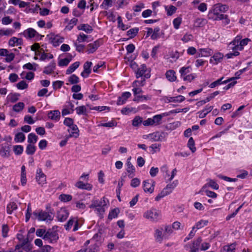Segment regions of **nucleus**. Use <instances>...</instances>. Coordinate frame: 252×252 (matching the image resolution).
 Returning <instances> with one entry per match:
<instances>
[{"instance_id":"nucleus-1","label":"nucleus","mask_w":252,"mask_h":252,"mask_svg":"<svg viewBox=\"0 0 252 252\" xmlns=\"http://www.w3.org/2000/svg\"><path fill=\"white\" fill-rule=\"evenodd\" d=\"M228 10V6L225 4H221L218 3L214 5L212 9L210 10L208 13V17L209 19L214 20H220L223 19H225L227 24L229 23V20L228 16L226 15L222 14Z\"/></svg>"},{"instance_id":"nucleus-2","label":"nucleus","mask_w":252,"mask_h":252,"mask_svg":"<svg viewBox=\"0 0 252 252\" xmlns=\"http://www.w3.org/2000/svg\"><path fill=\"white\" fill-rule=\"evenodd\" d=\"M108 203V200L103 197L100 199H93L89 207L94 209L96 214L102 218Z\"/></svg>"},{"instance_id":"nucleus-3","label":"nucleus","mask_w":252,"mask_h":252,"mask_svg":"<svg viewBox=\"0 0 252 252\" xmlns=\"http://www.w3.org/2000/svg\"><path fill=\"white\" fill-rule=\"evenodd\" d=\"M143 218L151 222H157L161 219L160 211L152 208L146 210L143 215Z\"/></svg>"},{"instance_id":"nucleus-4","label":"nucleus","mask_w":252,"mask_h":252,"mask_svg":"<svg viewBox=\"0 0 252 252\" xmlns=\"http://www.w3.org/2000/svg\"><path fill=\"white\" fill-rule=\"evenodd\" d=\"M57 228V226H54L52 229H49L43 239L47 241L48 243H52L57 242L59 239V236L57 232L55 230V228Z\"/></svg>"},{"instance_id":"nucleus-5","label":"nucleus","mask_w":252,"mask_h":252,"mask_svg":"<svg viewBox=\"0 0 252 252\" xmlns=\"http://www.w3.org/2000/svg\"><path fill=\"white\" fill-rule=\"evenodd\" d=\"M33 215L35 219H37L39 221H46L47 222L53 219V216L52 214L42 211L33 212Z\"/></svg>"},{"instance_id":"nucleus-6","label":"nucleus","mask_w":252,"mask_h":252,"mask_svg":"<svg viewBox=\"0 0 252 252\" xmlns=\"http://www.w3.org/2000/svg\"><path fill=\"white\" fill-rule=\"evenodd\" d=\"M73 225H74L73 231H77L79 227V223L77 218H71L67 221V223L64 225V228L66 230H69Z\"/></svg>"},{"instance_id":"nucleus-7","label":"nucleus","mask_w":252,"mask_h":252,"mask_svg":"<svg viewBox=\"0 0 252 252\" xmlns=\"http://www.w3.org/2000/svg\"><path fill=\"white\" fill-rule=\"evenodd\" d=\"M155 182L151 180H145L143 182V188L145 192L152 193L154 190Z\"/></svg>"},{"instance_id":"nucleus-8","label":"nucleus","mask_w":252,"mask_h":252,"mask_svg":"<svg viewBox=\"0 0 252 252\" xmlns=\"http://www.w3.org/2000/svg\"><path fill=\"white\" fill-rule=\"evenodd\" d=\"M167 134L163 132H155L149 135L151 139L154 141H161L165 140Z\"/></svg>"},{"instance_id":"nucleus-9","label":"nucleus","mask_w":252,"mask_h":252,"mask_svg":"<svg viewBox=\"0 0 252 252\" xmlns=\"http://www.w3.org/2000/svg\"><path fill=\"white\" fill-rule=\"evenodd\" d=\"M36 180L38 184L41 186L46 183V176L41 168H38L36 170Z\"/></svg>"},{"instance_id":"nucleus-10","label":"nucleus","mask_w":252,"mask_h":252,"mask_svg":"<svg viewBox=\"0 0 252 252\" xmlns=\"http://www.w3.org/2000/svg\"><path fill=\"white\" fill-rule=\"evenodd\" d=\"M241 38L242 36L240 35L237 36L229 44L228 46V49L229 50H232L233 52L240 51L238 42L239 40H241Z\"/></svg>"},{"instance_id":"nucleus-11","label":"nucleus","mask_w":252,"mask_h":252,"mask_svg":"<svg viewBox=\"0 0 252 252\" xmlns=\"http://www.w3.org/2000/svg\"><path fill=\"white\" fill-rule=\"evenodd\" d=\"M69 215L68 211L65 208H61L57 212V218L58 220L63 221L65 220Z\"/></svg>"},{"instance_id":"nucleus-12","label":"nucleus","mask_w":252,"mask_h":252,"mask_svg":"<svg viewBox=\"0 0 252 252\" xmlns=\"http://www.w3.org/2000/svg\"><path fill=\"white\" fill-rule=\"evenodd\" d=\"M213 53L212 49L209 48H200L198 50L196 58L208 57L211 56Z\"/></svg>"},{"instance_id":"nucleus-13","label":"nucleus","mask_w":252,"mask_h":252,"mask_svg":"<svg viewBox=\"0 0 252 252\" xmlns=\"http://www.w3.org/2000/svg\"><path fill=\"white\" fill-rule=\"evenodd\" d=\"M49 39L54 46H58L63 41L64 38L59 35L50 34Z\"/></svg>"},{"instance_id":"nucleus-14","label":"nucleus","mask_w":252,"mask_h":252,"mask_svg":"<svg viewBox=\"0 0 252 252\" xmlns=\"http://www.w3.org/2000/svg\"><path fill=\"white\" fill-rule=\"evenodd\" d=\"M99 46L100 43L98 40H96L93 43L89 44L87 47V52L88 54L94 53Z\"/></svg>"},{"instance_id":"nucleus-15","label":"nucleus","mask_w":252,"mask_h":252,"mask_svg":"<svg viewBox=\"0 0 252 252\" xmlns=\"http://www.w3.org/2000/svg\"><path fill=\"white\" fill-rule=\"evenodd\" d=\"M223 58V55L222 53L220 52L216 53L210 59V63L214 64H217L221 61Z\"/></svg>"},{"instance_id":"nucleus-16","label":"nucleus","mask_w":252,"mask_h":252,"mask_svg":"<svg viewBox=\"0 0 252 252\" xmlns=\"http://www.w3.org/2000/svg\"><path fill=\"white\" fill-rule=\"evenodd\" d=\"M23 34L27 38H32L39 35L34 29L31 28L24 31Z\"/></svg>"},{"instance_id":"nucleus-17","label":"nucleus","mask_w":252,"mask_h":252,"mask_svg":"<svg viewBox=\"0 0 252 252\" xmlns=\"http://www.w3.org/2000/svg\"><path fill=\"white\" fill-rule=\"evenodd\" d=\"M92 65V63L91 62H86L84 63L83 66L84 70L81 73V75L83 77L86 78L88 77L91 71L90 67Z\"/></svg>"},{"instance_id":"nucleus-18","label":"nucleus","mask_w":252,"mask_h":252,"mask_svg":"<svg viewBox=\"0 0 252 252\" xmlns=\"http://www.w3.org/2000/svg\"><path fill=\"white\" fill-rule=\"evenodd\" d=\"M147 70V67L145 64H142L140 67L137 69V70L136 71V77L139 78L140 77L144 75V77L146 78H148L150 77V75L149 74H145V72Z\"/></svg>"},{"instance_id":"nucleus-19","label":"nucleus","mask_w":252,"mask_h":252,"mask_svg":"<svg viewBox=\"0 0 252 252\" xmlns=\"http://www.w3.org/2000/svg\"><path fill=\"white\" fill-rule=\"evenodd\" d=\"M220 94L219 91H216L211 94L208 96H207L204 100H202L197 102L196 104L198 106H200L205 104L206 103L210 101L213 98H214L216 95Z\"/></svg>"},{"instance_id":"nucleus-20","label":"nucleus","mask_w":252,"mask_h":252,"mask_svg":"<svg viewBox=\"0 0 252 252\" xmlns=\"http://www.w3.org/2000/svg\"><path fill=\"white\" fill-rule=\"evenodd\" d=\"M68 131L69 133V134L68 135L70 137H75L77 138L79 136V130L77 126L76 125H74L70 126L69 128L68 129Z\"/></svg>"},{"instance_id":"nucleus-21","label":"nucleus","mask_w":252,"mask_h":252,"mask_svg":"<svg viewBox=\"0 0 252 252\" xmlns=\"http://www.w3.org/2000/svg\"><path fill=\"white\" fill-rule=\"evenodd\" d=\"M131 94L129 92H126L122 94V95L119 97L117 104L118 105H123L126 100L130 97Z\"/></svg>"},{"instance_id":"nucleus-22","label":"nucleus","mask_w":252,"mask_h":252,"mask_svg":"<svg viewBox=\"0 0 252 252\" xmlns=\"http://www.w3.org/2000/svg\"><path fill=\"white\" fill-rule=\"evenodd\" d=\"M163 231V229L162 228H157L155 230L154 237L157 242L161 243L164 237Z\"/></svg>"},{"instance_id":"nucleus-23","label":"nucleus","mask_w":252,"mask_h":252,"mask_svg":"<svg viewBox=\"0 0 252 252\" xmlns=\"http://www.w3.org/2000/svg\"><path fill=\"white\" fill-rule=\"evenodd\" d=\"M56 69V63L55 62H51L50 64L45 66L43 71V73L50 74L52 73Z\"/></svg>"},{"instance_id":"nucleus-24","label":"nucleus","mask_w":252,"mask_h":252,"mask_svg":"<svg viewBox=\"0 0 252 252\" xmlns=\"http://www.w3.org/2000/svg\"><path fill=\"white\" fill-rule=\"evenodd\" d=\"M223 79V77H221L220 79L217 80V81L213 82L209 85V87L211 88H214L216 87V86H217L219 85H220L221 84H223V83L226 84V83L229 82L230 81H231L232 80H234L235 78L233 77V78H231L230 79H227V80H226L224 81H222Z\"/></svg>"},{"instance_id":"nucleus-25","label":"nucleus","mask_w":252,"mask_h":252,"mask_svg":"<svg viewBox=\"0 0 252 252\" xmlns=\"http://www.w3.org/2000/svg\"><path fill=\"white\" fill-rule=\"evenodd\" d=\"M208 187H210L214 189H218L219 188L218 184L215 181L211 179H209L208 180L207 183L204 185L201 191H204Z\"/></svg>"},{"instance_id":"nucleus-26","label":"nucleus","mask_w":252,"mask_h":252,"mask_svg":"<svg viewBox=\"0 0 252 252\" xmlns=\"http://www.w3.org/2000/svg\"><path fill=\"white\" fill-rule=\"evenodd\" d=\"M61 113L59 110L50 111L48 114V118L53 121H58L60 118Z\"/></svg>"},{"instance_id":"nucleus-27","label":"nucleus","mask_w":252,"mask_h":252,"mask_svg":"<svg viewBox=\"0 0 252 252\" xmlns=\"http://www.w3.org/2000/svg\"><path fill=\"white\" fill-rule=\"evenodd\" d=\"M75 187L80 189H86L88 190H91L93 188L92 185L89 183L85 184L82 181H78L75 184Z\"/></svg>"},{"instance_id":"nucleus-28","label":"nucleus","mask_w":252,"mask_h":252,"mask_svg":"<svg viewBox=\"0 0 252 252\" xmlns=\"http://www.w3.org/2000/svg\"><path fill=\"white\" fill-rule=\"evenodd\" d=\"M178 181L175 180L172 183L168 184L166 187L163 189L167 194H169L174 189V188L177 186Z\"/></svg>"},{"instance_id":"nucleus-29","label":"nucleus","mask_w":252,"mask_h":252,"mask_svg":"<svg viewBox=\"0 0 252 252\" xmlns=\"http://www.w3.org/2000/svg\"><path fill=\"white\" fill-rule=\"evenodd\" d=\"M65 21H68V23L65 26L64 30L70 31L77 24L78 22V19L75 18H73L70 20L66 19Z\"/></svg>"},{"instance_id":"nucleus-30","label":"nucleus","mask_w":252,"mask_h":252,"mask_svg":"<svg viewBox=\"0 0 252 252\" xmlns=\"http://www.w3.org/2000/svg\"><path fill=\"white\" fill-rule=\"evenodd\" d=\"M1 157L3 158H8L10 156V147L9 145L2 146L1 149Z\"/></svg>"},{"instance_id":"nucleus-31","label":"nucleus","mask_w":252,"mask_h":252,"mask_svg":"<svg viewBox=\"0 0 252 252\" xmlns=\"http://www.w3.org/2000/svg\"><path fill=\"white\" fill-rule=\"evenodd\" d=\"M23 40L21 38H18L15 37H13L9 40V45L11 46L14 47L15 46L20 45L22 44Z\"/></svg>"},{"instance_id":"nucleus-32","label":"nucleus","mask_w":252,"mask_h":252,"mask_svg":"<svg viewBox=\"0 0 252 252\" xmlns=\"http://www.w3.org/2000/svg\"><path fill=\"white\" fill-rule=\"evenodd\" d=\"M130 157L128 158L127 160L126 165H127V171L128 173V176H130L132 177L135 172L134 167L132 165L130 161Z\"/></svg>"},{"instance_id":"nucleus-33","label":"nucleus","mask_w":252,"mask_h":252,"mask_svg":"<svg viewBox=\"0 0 252 252\" xmlns=\"http://www.w3.org/2000/svg\"><path fill=\"white\" fill-rule=\"evenodd\" d=\"M166 77L168 81L173 82L176 81L177 77L175 72L173 70H168L166 74Z\"/></svg>"},{"instance_id":"nucleus-34","label":"nucleus","mask_w":252,"mask_h":252,"mask_svg":"<svg viewBox=\"0 0 252 252\" xmlns=\"http://www.w3.org/2000/svg\"><path fill=\"white\" fill-rule=\"evenodd\" d=\"M185 99V97L180 95L177 96L167 97V100L168 102H181Z\"/></svg>"},{"instance_id":"nucleus-35","label":"nucleus","mask_w":252,"mask_h":252,"mask_svg":"<svg viewBox=\"0 0 252 252\" xmlns=\"http://www.w3.org/2000/svg\"><path fill=\"white\" fill-rule=\"evenodd\" d=\"M77 28L79 30L84 31L87 33H91L93 31L92 27L88 24H81Z\"/></svg>"},{"instance_id":"nucleus-36","label":"nucleus","mask_w":252,"mask_h":252,"mask_svg":"<svg viewBox=\"0 0 252 252\" xmlns=\"http://www.w3.org/2000/svg\"><path fill=\"white\" fill-rule=\"evenodd\" d=\"M236 244L233 243L230 245L224 246L221 252H235Z\"/></svg>"},{"instance_id":"nucleus-37","label":"nucleus","mask_w":252,"mask_h":252,"mask_svg":"<svg viewBox=\"0 0 252 252\" xmlns=\"http://www.w3.org/2000/svg\"><path fill=\"white\" fill-rule=\"evenodd\" d=\"M80 65V62H76L71 65L69 66V67L67 68L66 71V73L67 74H70L72 72H73L76 69H77Z\"/></svg>"},{"instance_id":"nucleus-38","label":"nucleus","mask_w":252,"mask_h":252,"mask_svg":"<svg viewBox=\"0 0 252 252\" xmlns=\"http://www.w3.org/2000/svg\"><path fill=\"white\" fill-rule=\"evenodd\" d=\"M208 223V221L207 220H201L196 223L195 225L193 226V229H200L204 226L207 225Z\"/></svg>"},{"instance_id":"nucleus-39","label":"nucleus","mask_w":252,"mask_h":252,"mask_svg":"<svg viewBox=\"0 0 252 252\" xmlns=\"http://www.w3.org/2000/svg\"><path fill=\"white\" fill-rule=\"evenodd\" d=\"M202 241L201 238H198L193 243L192 247L191 249L192 252H196L199 249V246Z\"/></svg>"},{"instance_id":"nucleus-40","label":"nucleus","mask_w":252,"mask_h":252,"mask_svg":"<svg viewBox=\"0 0 252 252\" xmlns=\"http://www.w3.org/2000/svg\"><path fill=\"white\" fill-rule=\"evenodd\" d=\"M188 147L192 153H194L196 150L195 142L192 137H190L188 142Z\"/></svg>"},{"instance_id":"nucleus-41","label":"nucleus","mask_w":252,"mask_h":252,"mask_svg":"<svg viewBox=\"0 0 252 252\" xmlns=\"http://www.w3.org/2000/svg\"><path fill=\"white\" fill-rule=\"evenodd\" d=\"M38 139V137L33 133H30L28 137V142L32 144L35 143Z\"/></svg>"},{"instance_id":"nucleus-42","label":"nucleus","mask_w":252,"mask_h":252,"mask_svg":"<svg viewBox=\"0 0 252 252\" xmlns=\"http://www.w3.org/2000/svg\"><path fill=\"white\" fill-rule=\"evenodd\" d=\"M120 213V210L118 208H116L112 210L109 214L108 219L112 220L118 217V214Z\"/></svg>"},{"instance_id":"nucleus-43","label":"nucleus","mask_w":252,"mask_h":252,"mask_svg":"<svg viewBox=\"0 0 252 252\" xmlns=\"http://www.w3.org/2000/svg\"><path fill=\"white\" fill-rule=\"evenodd\" d=\"M78 252H97V247L95 245H91L89 248L82 249Z\"/></svg>"},{"instance_id":"nucleus-44","label":"nucleus","mask_w":252,"mask_h":252,"mask_svg":"<svg viewBox=\"0 0 252 252\" xmlns=\"http://www.w3.org/2000/svg\"><path fill=\"white\" fill-rule=\"evenodd\" d=\"M191 69L190 66L182 67L179 71L181 77L183 78L184 76L187 75V74L190 72Z\"/></svg>"},{"instance_id":"nucleus-45","label":"nucleus","mask_w":252,"mask_h":252,"mask_svg":"<svg viewBox=\"0 0 252 252\" xmlns=\"http://www.w3.org/2000/svg\"><path fill=\"white\" fill-rule=\"evenodd\" d=\"M75 109L78 115H87L86 107L84 105L77 107Z\"/></svg>"},{"instance_id":"nucleus-46","label":"nucleus","mask_w":252,"mask_h":252,"mask_svg":"<svg viewBox=\"0 0 252 252\" xmlns=\"http://www.w3.org/2000/svg\"><path fill=\"white\" fill-rule=\"evenodd\" d=\"M24 103L23 102H20L13 106V110L15 112H19L22 111L24 109Z\"/></svg>"},{"instance_id":"nucleus-47","label":"nucleus","mask_w":252,"mask_h":252,"mask_svg":"<svg viewBox=\"0 0 252 252\" xmlns=\"http://www.w3.org/2000/svg\"><path fill=\"white\" fill-rule=\"evenodd\" d=\"M25 140V136L22 132L17 133L14 138V140L16 142H22Z\"/></svg>"},{"instance_id":"nucleus-48","label":"nucleus","mask_w":252,"mask_h":252,"mask_svg":"<svg viewBox=\"0 0 252 252\" xmlns=\"http://www.w3.org/2000/svg\"><path fill=\"white\" fill-rule=\"evenodd\" d=\"M26 152L28 155H33L35 152V146L33 144H28Z\"/></svg>"},{"instance_id":"nucleus-49","label":"nucleus","mask_w":252,"mask_h":252,"mask_svg":"<svg viewBox=\"0 0 252 252\" xmlns=\"http://www.w3.org/2000/svg\"><path fill=\"white\" fill-rule=\"evenodd\" d=\"M17 208V205L14 202H11L8 204L7 206V212L8 214H11L12 212L16 210Z\"/></svg>"},{"instance_id":"nucleus-50","label":"nucleus","mask_w":252,"mask_h":252,"mask_svg":"<svg viewBox=\"0 0 252 252\" xmlns=\"http://www.w3.org/2000/svg\"><path fill=\"white\" fill-rule=\"evenodd\" d=\"M142 118L139 116H136L132 120V125L133 126H138L141 123L143 124Z\"/></svg>"},{"instance_id":"nucleus-51","label":"nucleus","mask_w":252,"mask_h":252,"mask_svg":"<svg viewBox=\"0 0 252 252\" xmlns=\"http://www.w3.org/2000/svg\"><path fill=\"white\" fill-rule=\"evenodd\" d=\"M59 199L62 202H68L72 199V196L69 194H62L60 195Z\"/></svg>"},{"instance_id":"nucleus-52","label":"nucleus","mask_w":252,"mask_h":252,"mask_svg":"<svg viewBox=\"0 0 252 252\" xmlns=\"http://www.w3.org/2000/svg\"><path fill=\"white\" fill-rule=\"evenodd\" d=\"M162 116L161 115H157L152 118L154 126H157L160 123Z\"/></svg>"},{"instance_id":"nucleus-53","label":"nucleus","mask_w":252,"mask_h":252,"mask_svg":"<svg viewBox=\"0 0 252 252\" xmlns=\"http://www.w3.org/2000/svg\"><path fill=\"white\" fill-rule=\"evenodd\" d=\"M113 1L114 0H104L100 6L104 9H107L112 5Z\"/></svg>"},{"instance_id":"nucleus-54","label":"nucleus","mask_w":252,"mask_h":252,"mask_svg":"<svg viewBox=\"0 0 252 252\" xmlns=\"http://www.w3.org/2000/svg\"><path fill=\"white\" fill-rule=\"evenodd\" d=\"M165 9L167 11V14L169 16H171L175 13L177 8L173 5H170L169 7L165 6Z\"/></svg>"},{"instance_id":"nucleus-55","label":"nucleus","mask_w":252,"mask_h":252,"mask_svg":"<svg viewBox=\"0 0 252 252\" xmlns=\"http://www.w3.org/2000/svg\"><path fill=\"white\" fill-rule=\"evenodd\" d=\"M13 151L15 155H21L23 152V147L21 145H15L13 146Z\"/></svg>"},{"instance_id":"nucleus-56","label":"nucleus","mask_w":252,"mask_h":252,"mask_svg":"<svg viewBox=\"0 0 252 252\" xmlns=\"http://www.w3.org/2000/svg\"><path fill=\"white\" fill-rule=\"evenodd\" d=\"M251 41L250 39L246 38L242 40H239L238 44L239 45L240 51L242 50L244 46L247 45L248 42Z\"/></svg>"},{"instance_id":"nucleus-57","label":"nucleus","mask_w":252,"mask_h":252,"mask_svg":"<svg viewBox=\"0 0 252 252\" xmlns=\"http://www.w3.org/2000/svg\"><path fill=\"white\" fill-rule=\"evenodd\" d=\"M206 24V20L202 18L197 19L194 22V26L196 27H203Z\"/></svg>"},{"instance_id":"nucleus-58","label":"nucleus","mask_w":252,"mask_h":252,"mask_svg":"<svg viewBox=\"0 0 252 252\" xmlns=\"http://www.w3.org/2000/svg\"><path fill=\"white\" fill-rule=\"evenodd\" d=\"M182 19L181 17H179L174 19L173 24L174 27L175 29L177 30L179 28V27L182 23Z\"/></svg>"},{"instance_id":"nucleus-59","label":"nucleus","mask_w":252,"mask_h":252,"mask_svg":"<svg viewBox=\"0 0 252 252\" xmlns=\"http://www.w3.org/2000/svg\"><path fill=\"white\" fill-rule=\"evenodd\" d=\"M159 31L160 29L158 27L154 29L153 34L151 35V38L153 40L157 39L159 37Z\"/></svg>"},{"instance_id":"nucleus-60","label":"nucleus","mask_w":252,"mask_h":252,"mask_svg":"<svg viewBox=\"0 0 252 252\" xmlns=\"http://www.w3.org/2000/svg\"><path fill=\"white\" fill-rule=\"evenodd\" d=\"M145 85V79L141 81L135 80L132 84V87L141 88Z\"/></svg>"},{"instance_id":"nucleus-61","label":"nucleus","mask_w":252,"mask_h":252,"mask_svg":"<svg viewBox=\"0 0 252 252\" xmlns=\"http://www.w3.org/2000/svg\"><path fill=\"white\" fill-rule=\"evenodd\" d=\"M138 31L137 28L131 29L127 32V35L130 38H132L137 34Z\"/></svg>"},{"instance_id":"nucleus-62","label":"nucleus","mask_w":252,"mask_h":252,"mask_svg":"<svg viewBox=\"0 0 252 252\" xmlns=\"http://www.w3.org/2000/svg\"><path fill=\"white\" fill-rule=\"evenodd\" d=\"M160 145L159 144H152L150 148L152 149L151 152L153 154L160 151Z\"/></svg>"},{"instance_id":"nucleus-63","label":"nucleus","mask_w":252,"mask_h":252,"mask_svg":"<svg viewBox=\"0 0 252 252\" xmlns=\"http://www.w3.org/2000/svg\"><path fill=\"white\" fill-rule=\"evenodd\" d=\"M68 81L71 84H76L79 82V79L76 75L73 74L69 77Z\"/></svg>"},{"instance_id":"nucleus-64","label":"nucleus","mask_w":252,"mask_h":252,"mask_svg":"<svg viewBox=\"0 0 252 252\" xmlns=\"http://www.w3.org/2000/svg\"><path fill=\"white\" fill-rule=\"evenodd\" d=\"M28 84L25 81H21L17 84V87L18 89L23 90L27 88Z\"/></svg>"}]
</instances>
